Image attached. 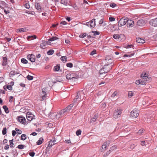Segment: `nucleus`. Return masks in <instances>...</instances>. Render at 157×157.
Wrapping results in <instances>:
<instances>
[{
  "label": "nucleus",
  "instance_id": "1",
  "mask_svg": "<svg viewBox=\"0 0 157 157\" xmlns=\"http://www.w3.org/2000/svg\"><path fill=\"white\" fill-rule=\"evenodd\" d=\"M112 65L109 66L108 65H105L100 70L99 73L100 74L106 73L110 71L111 66Z\"/></svg>",
  "mask_w": 157,
  "mask_h": 157
},
{
  "label": "nucleus",
  "instance_id": "2",
  "mask_svg": "<svg viewBox=\"0 0 157 157\" xmlns=\"http://www.w3.org/2000/svg\"><path fill=\"white\" fill-rule=\"evenodd\" d=\"M85 90H83L81 91H79L78 92L76 95L77 99H78V101H80L82 100L84 98L85 94H84Z\"/></svg>",
  "mask_w": 157,
  "mask_h": 157
},
{
  "label": "nucleus",
  "instance_id": "3",
  "mask_svg": "<svg viewBox=\"0 0 157 157\" xmlns=\"http://www.w3.org/2000/svg\"><path fill=\"white\" fill-rule=\"evenodd\" d=\"M127 19L124 17H122L120 19L118 22V26L121 27L125 25L127 23Z\"/></svg>",
  "mask_w": 157,
  "mask_h": 157
},
{
  "label": "nucleus",
  "instance_id": "4",
  "mask_svg": "<svg viewBox=\"0 0 157 157\" xmlns=\"http://www.w3.org/2000/svg\"><path fill=\"white\" fill-rule=\"evenodd\" d=\"M26 116L27 119L29 121H31L33 119L35 118V116L30 112H28Z\"/></svg>",
  "mask_w": 157,
  "mask_h": 157
},
{
  "label": "nucleus",
  "instance_id": "5",
  "mask_svg": "<svg viewBox=\"0 0 157 157\" xmlns=\"http://www.w3.org/2000/svg\"><path fill=\"white\" fill-rule=\"evenodd\" d=\"M122 110L121 109H117L115 110L113 114V117L115 118H117L120 117L121 113Z\"/></svg>",
  "mask_w": 157,
  "mask_h": 157
},
{
  "label": "nucleus",
  "instance_id": "6",
  "mask_svg": "<svg viewBox=\"0 0 157 157\" xmlns=\"http://www.w3.org/2000/svg\"><path fill=\"white\" fill-rule=\"evenodd\" d=\"M139 115L138 111L136 109H133L130 113V115L131 117L136 118Z\"/></svg>",
  "mask_w": 157,
  "mask_h": 157
},
{
  "label": "nucleus",
  "instance_id": "7",
  "mask_svg": "<svg viewBox=\"0 0 157 157\" xmlns=\"http://www.w3.org/2000/svg\"><path fill=\"white\" fill-rule=\"evenodd\" d=\"M146 21L143 19H140L137 21L136 25L138 26H143L145 25Z\"/></svg>",
  "mask_w": 157,
  "mask_h": 157
},
{
  "label": "nucleus",
  "instance_id": "8",
  "mask_svg": "<svg viewBox=\"0 0 157 157\" xmlns=\"http://www.w3.org/2000/svg\"><path fill=\"white\" fill-rule=\"evenodd\" d=\"M126 23L128 27H132L134 25V22L133 20L127 18Z\"/></svg>",
  "mask_w": 157,
  "mask_h": 157
},
{
  "label": "nucleus",
  "instance_id": "9",
  "mask_svg": "<svg viewBox=\"0 0 157 157\" xmlns=\"http://www.w3.org/2000/svg\"><path fill=\"white\" fill-rule=\"evenodd\" d=\"M141 78L143 80H145L147 83L149 81H150L151 79V77H148V75H144L143 74H141Z\"/></svg>",
  "mask_w": 157,
  "mask_h": 157
},
{
  "label": "nucleus",
  "instance_id": "10",
  "mask_svg": "<svg viewBox=\"0 0 157 157\" xmlns=\"http://www.w3.org/2000/svg\"><path fill=\"white\" fill-rule=\"evenodd\" d=\"M150 25L153 26H157V18L154 19H151L149 21Z\"/></svg>",
  "mask_w": 157,
  "mask_h": 157
},
{
  "label": "nucleus",
  "instance_id": "11",
  "mask_svg": "<svg viewBox=\"0 0 157 157\" xmlns=\"http://www.w3.org/2000/svg\"><path fill=\"white\" fill-rule=\"evenodd\" d=\"M66 109H64L61 110L58 113L56 116L57 117L59 118L63 116V115L66 112Z\"/></svg>",
  "mask_w": 157,
  "mask_h": 157
},
{
  "label": "nucleus",
  "instance_id": "12",
  "mask_svg": "<svg viewBox=\"0 0 157 157\" xmlns=\"http://www.w3.org/2000/svg\"><path fill=\"white\" fill-rule=\"evenodd\" d=\"M50 43L48 41H43V42L40 44V47L42 49H45L46 46L48 44H49Z\"/></svg>",
  "mask_w": 157,
  "mask_h": 157
},
{
  "label": "nucleus",
  "instance_id": "13",
  "mask_svg": "<svg viewBox=\"0 0 157 157\" xmlns=\"http://www.w3.org/2000/svg\"><path fill=\"white\" fill-rule=\"evenodd\" d=\"M28 59L29 60L32 62H34L35 61V56L33 54H29L27 56Z\"/></svg>",
  "mask_w": 157,
  "mask_h": 157
},
{
  "label": "nucleus",
  "instance_id": "14",
  "mask_svg": "<svg viewBox=\"0 0 157 157\" xmlns=\"http://www.w3.org/2000/svg\"><path fill=\"white\" fill-rule=\"evenodd\" d=\"M6 56L5 55H4V56L3 57V59L2 61V65L3 66H6L7 64V57L6 56Z\"/></svg>",
  "mask_w": 157,
  "mask_h": 157
},
{
  "label": "nucleus",
  "instance_id": "15",
  "mask_svg": "<svg viewBox=\"0 0 157 157\" xmlns=\"http://www.w3.org/2000/svg\"><path fill=\"white\" fill-rule=\"evenodd\" d=\"M8 5L4 1H1L0 2V7L3 9L5 7H7Z\"/></svg>",
  "mask_w": 157,
  "mask_h": 157
},
{
  "label": "nucleus",
  "instance_id": "16",
  "mask_svg": "<svg viewBox=\"0 0 157 157\" xmlns=\"http://www.w3.org/2000/svg\"><path fill=\"white\" fill-rule=\"evenodd\" d=\"M18 121L22 124H24L25 122V118L19 116L18 117Z\"/></svg>",
  "mask_w": 157,
  "mask_h": 157
},
{
  "label": "nucleus",
  "instance_id": "17",
  "mask_svg": "<svg viewBox=\"0 0 157 157\" xmlns=\"http://www.w3.org/2000/svg\"><path fill=\"white\" fill-rule=\"evenodd\" d=\"M72 79L73 80L75 81V79H77L79 78L78 75H77L76 73H72Z\"/></svg>",
  "mask_w": 157,
  "mask_h": 157
},
{
  "label": "nucleus",
  "instance_id": "18",
  "mask_svg": "<svg viewBox=\"0 0 157 157\" xmlns=\"http://www.w3.org/2000/svg\"><path fill=\"white\" fill-rule=\"evenodd\" d=\"M109 141H107L106 142H104L102 146V148L103 150H105L107 148V145L109 146Z\"/></svg>",
  "mask_w": 157,
  "mask_h": 157
},
{
  "label": "nucleus",
  "instance_id": "19",
  "mask_svg": "<svg viewBox=\"0 0 157 157\" xmlns=\"http://www.w3.org/2000/svg\"><path fill=\"white\" fill-rule=\"evenodd\" d=\"M65 73L67 74L66 75V78L68 80L72 79V72H66Z\"/></svg>",
  "mask_w": 157,
  "mask_h": 157
},
{
  "label": "nucleus",
  "instance_id": "20",
  "mask_svg": "<svg viewBox=\"0 0 157 157\" xmlns=\"http://www.w3.org/2000/svg\"><path fill=\"white\" fill-rule=\"evenodd\" d=\"M90 21V24H91L90 28H94L95 26V19L93 18Z\"/></svg>",
  "mask_w": 157,
  "mask_h": 157
},
{
  "label": "nucleus",
  "instance_id": "21",
  "mask_svg": "<svg viewBox=\"0 0 157 157\" xmlns=\"http://www.w3.org/2000/svg\"><path fill=\"white\" fill-rule=\"evenodd\" d=\"M136 42L139 43L143 44L145 42V41L140 38H136Z\"/></svg>",
  "mask_w": 157,
  "mask_h": 157
},
{
  "label": "nucleus",
  "instance_id": "22",
  "mask_svg": "<svg viewBox=\"0 0 157 157\" xmlns=\"http://www.w3.org/2000/svg\"><path fill=\"white\" fill-rule=\"evenodd\" d=\"M60 3L61 4L65 6L69 5V3L67 0H61Z\"/></svg>",
  "mask_w": 157,
  "mask_h": 157
},
{
  "label": "nucleus",
  "instance_id": "23",
  "mask_svg": "<svg viewBox=\"0 0 157 157\" xmlns=\"http://www.w3.org/2000/svg\"><path fill=\"white\" fill-rule=\"evenodd\" d=\"M44 141V139L42 137L40 138L38 141L36 142V144L38 145H40L42 144Z\"/></svg>",
  "mask_w": 157,
  "mask_h": 157
},
{
  "label": "nucleus",
  "instance_id": "24",
  "mask_svg": "<svg viewBox=\"0 0 157 157\" xmlns=\"http://www.w3.org/2000/svg\"><path fill=\"white\" fill-rule=\"evenodd\" d=\"M105 60L106 61V62L107 63L106 64V65H108L109 66V65L111 64L112 63L113 61L112 59H108L107 58H106V59H105Z\"/></svg>",
  "mask_w": 157,
  "mask_h": 157
},
{
  "label": "nucleus",
  "instance_id": "25",
  "mask_svg": "<svg viewBox=\"0 0 157 157\" xmlns=\"http://www.w3.org/2000/svg\"><path fill=\"white\" fill-rule=\"evenodd\" d=\"M19 73V71H12L10 72V74L11 75H14Z\"/></svg>",
  "mask_w": 157,
  "mask_h": 157
},
{
  "label": "nucleus",
  "instance_id": "26",
  "mask_svg": "<svg viewBox=\"0 0 157 157\" xmlns=\"http://www.w3.org/2000/svg\"><path fill=\"white\" fill-rule=\"evenodd\" d=\"M60 68V65L59 64L55 66L53 70L55 71H59Z\"/></svg>",
  "mask_w": 157,
  "mask_h": 157
},
{
  "label": "nucleus",
  "instance_id": "27",
  "mask_svg": "<svg viewBox=\"0 0 157 157\" xmlns=\"http://www.w3.org/2000/svg\"><path fill=\"white\" fill-rule=\"evenodd\" d=\"M36 35L29 36L27 37L28 40H32L33 39H36Z\"/></svg>",
  "mask_w": 157,
  "mask_h": 157
},
{
  "label": "nucleus",
  "instance_id": "28",
  "mask_svg": "<svg viewBox=\"0 0 157 157\" xmlns=\"http://www.w3.org/2000/svg\"><path fill=\"white\" fill-rule=\"evenodd\" d=\"M3 108L4 109L5 113H8L9 112V109L6 105H4L3 106Z\"/></svg>",
  "mask_w": 157,
  "mask_h": 157
},
{
  "label": "nucleus",
  "instance_id": "29",
  "mask_svg": "<svg viewBox=\"0 0 157 157\" xmlns=\"http://www.w3.org/2000/svg\"><path fill=\"white\" fill-rule=\"evenodd\" d=\"M35 6L37 10H41V7L39 3H35Z\"/></svg>",
  "mask_w": 157,
  "mask_h": 157
},
{
  "label": "nucleus",
  "instance_id": "30",
  "mask_svg": "<svg viewBox=\"0 0 157 157\" xmlns=\"http://www.w3.org/2000/svg\"><path fill=\"white\" fill-rule=\"evenodd\" d=\"M59 38L56 36H54L52 38H49L48 39V41H53L58 39Z\"/></svg>",
  "mask_w": 157,
  "mask_h": 157
},
{
  "label": "nucleus",
  "instance_id": "31",
  "mask_svg": "<svg viewBox=\"0 0 157 157\" xmlns=\"http://www.w3.org/2000/svg\"><path fill=\"white\" fill-rule=\"evenodd\" d=\"M26 136L25 134H22L21 136V139L23 140H24L26 139Z\"/></svg>",
  "mask_w": 157,
  "mask_h": 157
},
{
  "label": "nucleus",
  "instance_id": "32",
  "mask_svg": "<svg viewBox=\"0 0 157 157\" xmlns=\"http://www.w3.org/2000/svg\"><path fill=\"white\" fill-rule=\"evenodd\" d=\"M5 87H6L7 89L9 90H12V86L10 85L9 84H8L7 85H5L4 86V88L5 89Z\"/></svg>",
  "mask_w": 157,
  "mask_h": 157
},
{
  "label": "nucleus",
  "instance_id": "33",
  "mask_svg": "<svg viewBox=\"0 0 157 157\" xmlns=\"http://www.w3.org/2000/svg\"><path fill=\"white\" fill-rule=\"evenodd\" d=\"M54 52V51L52 50H49L47 52V54L48 55H52Z\"/></svg>",
  "mask_w": 157,
  "mask_h": 157
},
{
  "label": "nucleus",
  "instance_id": "34",
  "mask_svg": "<svg viewBox=\"0 0 157 157\" xmlns=\"http://www.w3.org/2000/svg\"><path fill=\"white\" fill-rule=\"evenodd\" d=\"M134 54H135L134 53H132L131 54H129V55L124 54L123 56V57H130L131 56H133Z\"/></svg>",
  "mask_w": 157,
  "mask_h": 157
},
{
  "label": "nucleus",
  "instance_id": "35",
  "mask_svg": "<svg viewBox=\"0 0 157 157\" xmlns=\"http://www.w3.org/2000/svg\"><path fill=\"white\" fill-rule=\"evenodd\" d=\"M134 93L132 91H129L128 92V95L129 98H131L134 94Z\"/></svg>",
  "mask_w": 157,
  "mask_h": 157
},
{
  "label": "nucleus",
  "instance_id": "36",
  "mask_svg": "<svg viewBox=\"0 0 157 157\" xmlns=\"http://www.w3.org/2000/svg\"><path fill=\"white\" fill-rule=\"evenodd\" d=\"M61 60L63 61H66L67 60V58L66 56H62L60 58Z\"/></svg>",
  "mask_w": 157,
  "mask_h": 157
},
{
  "label": "nucleus",
  "instance_id": "37",
  "mask_svg": "<svg viewBox=\"0 0 157 157\" xmlns=\"http://www.w3.org/2000/svg\"><path fill=\"white\" fill-rule=\"evenodd\" d=\"M101 108L102 109L105 110L106 108V104L105 103H103L101 104Z\"/></svg>",
  "mask_w": 157,
  "mask_h": 157
},
{
  "label": "nucleus",
  "instance_id": "38",
  "mask_svg": "<svg viewBox=\"0 0 157 157\" xmlns=\"http://www.w3.org/2000/svg\"><path fill=\"white\" fill-rule=\"evenodd\" d=\"M13 139H12L11 140H10L9 141H10V147L13 148L14 146H13L14 144L13 143Z\"/></svg>",
  "mask_w": 157,
  "mask_h": 157
},
{
  "label": "nucleus",
  "instance_id": "39",
  "mask_svg": "<svg viewBox=\"0 0 157 157\" xmlns=\"http://www.w3.org/2000/svg\"><path fill=\"white\" fill-rule=\"evenodd\" d=\"M113 37L115 39H119L120 38V35L119 34H114Z\"/></svg>",
  "mask_w": 157,
  "mask_h": 157
},
{
  "label": "nucleus",
  "instance_id": "40",
  "mask_svg": "<svg viewBox=\"0 0 157 157\" xmlns=\"http://www.w3.org/2000/svg\"><path fill=\"white\" fill-rule=\"evenodd\" d=\"M15 130L16 131V132H17V134H21L22 133V131L20 130L18 128H15Z\"/></svg>",
  "mask_w": 157,
  "mask_h": 157
},
{
  "label": "nucleus",
  "instance_id": "41",
  "mask_svg": "<svg viewBox=\"0 0 157 157\" xmlns=\"http://www.w3.org/2000/svg\"><path fill=\"white\" fill-rule=\"evenodd\" d=\"M117 148V147L116 145H114L112 146L111 147H110V149L109 150V151H110V152H111L112 151L116 149Z\"/></svg>",
  "mask_w": 157,
  "mask_h": 157
},
{
  "label": "nucleus",
  "instance_id": "42",
  "mask_svg": "<svg viewBox=\"0 0 157 157\" xmlns=\"http://www.w3.org/2000/svg\"><path fill=\"white\" fill-rule=\"evenodd\" d=\"M21 60V63L24 64H26L28 63V61L25 58H22Z\"/></svg>",
  "mask_w": 157,
  "mask_h": 157
},
{
  "label": "nucleus",
  "instance_id": "43",
  "mask_svg": "<svg viewBox=\"0 0 157 157\" xmlns=\"http://www.w3.org/2000/svg\"><path fill=\"white\" fill-rule=\"evenodd\" d=\"M66 66L69 67H73V64L71 63H68L66 64Z\"/></svg>",
  "mask_w": 157,
  "mask_h": 157
},
{
  "label": "nucleus",
  "instance_id": "44",
  "mask_svg": "<svg viewBox=\"0 0 157 157\" xmlns=\"http://www.w3.org/2000/svg\"><path fill=\"white\" fill-rule=\"evenodd\" d=\"M140 84L141 85H146L147 83V82H146V81L144 80H143V79H140Z\"/></svg>",
  "mask_w": 157,
  "mask_h": 157
},
{
  "label": "nucleus",
  "instance_id": "45",
  "mask_svg": "<svg viewBox=\"0 0 157 157\" xmlns=\"http://www.w3.org/2000/svg\"><path fill=\"white\" fill-rule=\"evenodd\" d=\"M111 152H110V151H109V150L107 151L103 155V157H106Z\"/></svg>",
  "mask_w": 157,
  "mask_h": 157
},
{
  "label": "nucleus",
  "instance_id": "46",
  "mask_svg": "<svg viewBox=\"0 0 157 157\" xmlns=\"http://www.w3.org/2000/svg\"><path fill=\"white\" fill-rule=\"evenodd\" d=\"M86 36V33H84L82 34H80L79 36V37L81 38H83L85 37Z\"/></svg>",
  "mask_w": 157,
  "mask_h": 157
},
{
  "label": "nucleus",
  "instance_id": "47",
  "mask_svg": "<svg viewBox=\"0 0 157 157\" xmlns=\"http://www.w3.org/2000/svg\"><path fill=\"white\" fill-rule=\"evenodd\" d=\"M27 79L29 80H32L33 79V77L31 75H28L26 77Z\"/></svg>",
  "mask_w": 157,
  "mask_h": 157
},
{
  "label": "nucleus",
  "instance_id": "48",
  "mask_svg": "<svg viewBox=\"0 0 157 157\" xmlns=\"http://www.w3.org/2000/svg\"><path fill=\"white\" fill-rule=\"evenodd\" d=\"M18 30L19 32H25L27 29L26 28H24L19 29Z\"/></svg>",
  "mask_w": 157,
  "mask_h": 157
},
{
  "label": "nucleus",
  "instance_id": "49",
  "mask_svg": "<svg viewBox=\"0 0 157 157\" xmlns=\"http://www.w3.org/2000/svg\"><path fill=\"white\" fill-rule=\"evenodd\" d=\"M6 127L3 128L2 131V133L3 135H5L6 133Z\"/></svg>",
  "mask_w": 157,
  "mask_h": 157
},
{
  "label": "nucleus",
  "instance_id": "50",
  "mask_svg": "<svg viewBox=\"0 0 157 157\" xmlns=\"http://www.w3.org/2000/svg\"><path fill=\"white\" fill-rule=\"evenodd\" d=\"M92 32L94 33V35L96 36L97 35H99L100 34L99 32L97 31H93Z\"/></svg>",
  "mask_w": 157,
  "mask_h": 157
},
{
  "label": "nucleus",
  "instance_id": "51",
  "mask_svg": "<svg viewBox=\"0 0 157 157\" xmlns=\"http://www.w3.org/2000/svg\"><path fill=\"white\" fill-rule=\"evenodd\" d=\"M71 108V107L69 105L65 109H66V110H67L66 112H69L70 111Z\"/></svg>",
  "mask_w": 157,
  "mask_h": 157
},
{
  "label": "nucleus",
  "instance_id": "52",
  "mask_svg": "<svg viewBox=\"0 0 157 157\" xmlns=\"http://www.w3.org/2000/svg\"><path fill=\"white\" fill-rule=\"evenodd\" d=\"M81 132L82 131L81 130L79 129L76 131V134L77 136H78L81 134Z\"/></svg>",
  "mask_w": 157,
  "mask_h": 157
},
{
  "label": "nucleus",
  "instance_id": "53",
  "mask_svg": "<svg viewBox=\"0 0 157 157\" xmlns=\"http://www.w3.org/2000/svg\"><path fill=\"white\" fill-rule=\"evenodd\" d=\"M42 92L44 95H46V88H44L42 89Z\"/></svg>",
  "mask_w": 157,
  "mask_h": 157
},
{
  "label": "nucleus",
  "instance_id": "54",
  "mask_svg": "<svg viewBox=\"0 0 157 157\" xmlns=\"http://www.w3.org/2000/svg\"><path fill=\"white\" fill-rule=\"evenodd\" d=\"M24 146L22 144L19 145L17 147H18L19 149H22L24 148Z\"/></svg>",
  "mask_w": 157,
  "mask_h": 157
},
{
  "label": "nucleus",
  "instance_id": "55",
  "mask_svg": "<svg viewBox=\"0 0 157 157\" xmlns=\"http://www.w3.org/2000/svg\"><path fill=\"white\" fill-rule=\"evenodd\" d=\"M51 143H53V142H52V141H51V140H50L48 142V147H48V148H49L50 149L52 147V145H51Z\"/></svg>",
  "mask_w": 157,
  "mask_h": 157
},
{
  "label": "nucleus",
  "instance_id": "56",
  "mask_svg": "<svg viewBox=\"0 0 157 157\" xmlns=\"http://www.w3.org/2000/svg\"><path fill=\"white\" fill-rule=\"evenodd\" d=\"M109 6L110 7L113 8L116 7L117 5L115 3H111L110 4Z\"/></svg>",
  "mask_w": 157,
  "mask_h": 157
},
{
  "label": "nucleus",
  "instance_id": "57",
  "mask_svg": "<svg viewBox=\"0 0 157 157\" xmlns=\"http://www.w3.org/2000/svg\"><path fill=\"white\" fill-rule=\"evenodd\" d=\"M96 51L95 50H94L93 51L91 52L90 53V55L91 56H93L94 54L96 53Z\"/></svg>",
  "mask_w": 157,
  "mask_h": 157
},
{
  "label": "nucleus",
  "instance_id": "58",
  "mask_svg": "<svg viewBox=\"0 0 157 157\" xmlns=\"http://www.w3.org/2000/svg\"><path fill=\"white\" fill-rule=\"evenodd\" d=\"M51 141H53V143L54 144H56L57 142H56V140L55 139V138H53L51 140Z\"/></svg>",
  "mask_w": 157,
  "mask_h": 157
},
{
  "label": "nucleus",
  "instance_id": "59",
  "mask_svg": "<svg viewBox=\"0 0 157 157\" xmlns=\"http://www.w3.org/2000/svg\"><path fill=\"white\" fill-rule=\"evenodd\" d=\"M29 155L31 157H33L35 155V153L34 151L31 152H29Z\"/></svg>",
  "mask_w": 157,
  "mask_h": 157
},
{
  "label": "nucleus",
  "instance_id": "60",
  "mask_svg": "<svg viewBox=\"0 0 157 157\" xmlns=\"http://www.w3.org/2000/svg\"><path fill=\"white\" fill-rule=\"evenodd\" d=\"M109 20L110 21H114L115 20V18L113 17H109Z\"/></svg>",
  "mask_w": 157,
  "mask_h": 157
},
{
  "label": "nucleus",
  "instance_id": "61",
  "mask_svg": "<svg viewBox=\"0 0 157 157\" xmlns=\"http://www.w3.org/2000/svg\"><path fill=\"white\" fill-rule=\"evenodd\" d=\"M144 132V129H140L138 132V133L139 134H141Z\"/></svg>",
  "mask_w": 157,
  "mask_h": 157
},
{
  "label": "nucleus",
  "instance_id": "62",
  "mask_svg": "<svg viewBox=\"0 0 157 157\" xmlns=\"http://www.w3.org/2000/svg\"><path fill=\"white\" fill-rule=\"evenodd\" d=\"M25 7L27 9H29L30 8V5L28 3H26L25 4Z\"/></svg>",
  "mask_w": 157,
  "mask_h": 157
},
{
  "label": "nucleus",
  "instance_id": "63",
  "mask_svg": "<svg viewBox=\"0 0 157 157\" xmlns=\"http://www.w3.org/2000/svg\"><path fill=\"white\" fill-rule=\"evenodd\" d=\"M12 132V135L13 136H14L17 133V132L16 131L13 130Z\"/></svg>",
  "mask_w": 157,
  "mask_h": 157
},
{
  "label": "nucleus",
  "instance_id": "64",
  "mask_svg": "<svg viewBox=\"0 0 157 157\" xmlns=\"http://www.w3.org/2000/svg\"><path fill=\"white\" fill-rule=\"evenodd\" d=\"M117 94V92H114V93L112 94L111 95V97L112 98H114L115 97Z\"/></svg>",
  "mask_w": 157,
  "mask_h": 157
}]
</instances>
